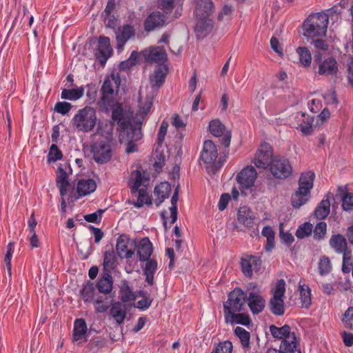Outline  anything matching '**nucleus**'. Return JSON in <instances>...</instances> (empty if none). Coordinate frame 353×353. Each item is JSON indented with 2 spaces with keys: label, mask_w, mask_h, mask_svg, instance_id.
Wrapping results in <instances>:
<instances>
[{
  "label": "nucleus",
  "mask_w": 353,
  "mask_h": 353,
  "mask_svg": "<svg viewBox=\"0 0 353 353\" xmlns=\"http://www.w3.org/2000/svg\"><path fill=\"white\" fill-rule=\"evenodd\" d=\"M298 291L299 292L301 307L306 309L309 308L312 304L311 288L300 281L299 282Z\"/></svg>",
  "instance_id": "nucleus-28"
},
{
  "label": "nucleus",
  "mask_w": 353,
  "mask_h": 353,
  "mask_svg": "<svg viewBox=\"0 0 353 353\" xmlns=\"http://www.w3.org/2000/svg\"><path fill=\"white\" fill-rule=\"evenodd\" d=\"M150 179V173L143 170L141 167H137L136 170L131 172L129 179V185L132 192H137L141 186L148 187Z\"/></svg>",
  "instance_id": "nucleus-9"
},
{
  "label": "nucleus",
  "mask_w": 353,
  "mask_h": 353,
  "mask_svg": "<svg viewBox=\"0 0 353 353\" xmlns=\"http://www.w3.org/2000/svg\"><path fill=\"white\" fill-rule=\"evenodd\" d=\"M112 53V48L110 45L109 37L100 36L98 40V48L95 56L101 65H104Z\"/></svg>",
  "instance_id": "nucleus-13"
},
{
  "label": "nucleus",
  "mask_w": 353,
  "mask_h": 353,
  "mask_svg": "<svg viewBox=\"0 0 353 353\" xmlns=\"http://www.w3.org/2000/svg\"><path fill=\"white\" fill-rule=\"evenodd\" d=\"M72 108L71 103L68 102L59 101L54 105V110L63 115L66 114Z\"/></svg>",
  "instance_id": "nucleus-62"
},
{
  "label": "nucleus",
  "mask_w": 353,
  "mask_h": 353,
  "mask_svg": "<svg viewBox=\"0 0 353 353\" xmlns=\"http://www.w3.org/2000/svg\"><path fill=\"white\" fill-rule=\"evenodd\" d=\"M171 192V185L167 182H161L157 185L154 190V203L157 206H159L167 198L169 197Z\"/></svg>",
  "instance_id": "nucleus-22"
},
{
  "label": "nucleus",
  "mask_w": 353,
  "mask_h": 353,
  "mask_svg": "<svg viewBox=\"0 0 353 353\" xmlns=\"http://www.w3.org/2000/svg\"><path fill=\"white\" fill-rule=\"evenodd\" d=\"M225 321L228 324H241L248 325L250 323V319L248 314L241 313L240 312H232L224 314Z\"/></svg>",
  "instance_id": "nucleus-26"
},
{
  "label": "nucleus",
  "mask_w": 353,
  "mask_h": 353,
  "mask_svg": "<svg viewBox=\"0 0 353 353\" xmlns=\"http://www.w3.org/2000/svg\"><path fill=\"white\" fill-rule=\"evenodd\" d=\"M234 333L239 338L244 347L250 346V333L248 331L243 327H236L234 330Z\"/></svg>",
  "instance_id": "nucleus-53"
},
{
  "label": "nucleus",
  "mask_w": 353,
  "mask_h": 353,
  "mask_svg": "<svg viewBox=\"0 0 353 353\" xmlns=\"http://www.w3.org/2000/svg\"><path fill=\"white\" fill-rule=\"evenodd\" d=\"M181 0H161V8L165 14L170 13L176 6L178 7L174 14L172 19H177L181 15L182 3Z\"/></svg>",
  "instance_id": "nucleus-30"
},
{
  "label": "nucleus",
  "mask_w": 353,
  "mask_h": 353,
  "mask_svg": "<svg viewBox=\"0 0 353 353\" xmlns=\"http://www.w3.org/2000/svg\"><path fill=\"white\" fill-rule=\"evenodd\" d=\"M116 256L114 251H106L104 253L103 267L106 270H112L115 263Z\"/></svg>",
  "instance_id": "nucleus-55"
},
{
  "label": "nucleus",
  "mask_w": 353,
  "mask_h": 353,
  "mask_svg": "<svg viewBox=\"0 0 353 353\" xmlns=\"http://www.w3.org/2000/svg\"><path fill=\"white\" fill-rule=\"evenodd\" d=\"M146 261L145 267L143 269L144 274L145 275V281L149 285H152L154 283V276L158 267L157 262L155 259H148Z\"/></svg>",
  "instance_id": "nucleus-39"
},
{
  "label": "nucleus",
  "mask_w": 353,
  "mask_h": 353,
  "mask_svg": "<svg viewBox=\"0 0 353 353\" xmlns=\"http://www.w3.org/2000/svg\"><path fill=\"white\" fill-rule=\"evenodd\" d=\"M249 289L251 291L249 293L247 299L248 305L254 314H257L261 312L265 305V301L261 295L259 288L253 283L250 284Z\"/></svg>",
  "instance_id": "nucleus-8"
},
{
  "label": "nucleus",
  "mask_w": 353,
  "mask_h": 353,
  "mask_svg": "<svg viewBox=\"0 0 353 353\" xmlns=\"http://www.w3.org/2000/svg\"><path fill=\"white\" fill-rule=\"evenodd\" d=\"M153 252L152 243L147 237L142 239L137 245V254L141 261L150 259Z\"/></svg>",
  "instance_id": "nucleus-24"
},
{
  "label": "nucleus",
  "mask_w": 353,
  "mask_h": 353,
  "mask_svg": "<svg viewBox=\"0 0 353 353\" xmlns=\"http://www.w3.org/2000/svg\"><path fill=\"white\" fill-rule=\"evenodd\" d=\"M119 297L123 303L134 301L137 297L135 292L130 287L127 281H123L119 289Z\"/></svg>",
  "instance_id": "nucleus-32"
},
{
  "label": "nucleus",
  "mask_w": 353,
  "mask_h": 353,
  "mask_svg": "<svg viewBox=\"0 0 353 353\" xmlns=\"http://www.w3.org/2000/svg\"><path fill=\"white\" fill-rule=\"evenodd\" d=\"M261 233L262 235L266 238V251H272V250L274 248V232L271 227L265 226L263 228Z\"/></svg>",
  "instance_id": "nucleus-43"
},
{
  "label": "nucleus",
  "mask_w": 353,
  "mask_h": 353,
  "mask_svg": "<svg viewBox=\"0 0 353 353\" xmlns=\"http://www.w3.org/2000/svg\"><path fill=\"white\" fill-rule=\"evenodd\" d=\"M217 154V149L215 143L211 140H206L203 143L201 154Z\"/></svg>",
  "instance_id": "nucleus-60"
},
{
  "label": "nucleus",
  "mask_w": 353,
  "mask_h": 353,
  "mask_svg": "<svg viewBox=\"0 0 353 353\" xmlns=\"http://www.w3.org/2000/svg\"><path fill=\"white\" fill-rule=\"evenodd\" d=\"M226 161V156H201L199 163H203L209 173H214L219 170Z\"/></svg>",
  "instance_id": "nucleus-16"
},
{
  "label": "nucleus",
  "mask_w": 353,
  "mask_h": 353,
  "mask_svg": "<svg viewBox=\"0 0 353 353\" xmlns=\"http://www.w3.org/2000/svg\"><path fill=\"white\" fill-rule=\"evenodd\" d=\"M110 314L119 325L123 323L126 317V310L121 302H117L112 305Z\"/></svg>",
  "instance_id": "nucleus-36"
},
{
  "label": "nucleus",
  "mask_w": 353,
  "mask_h": 353,
  "mask_svg": "<svg viewBox=\"0 0 353 353\" xmlns=\"http://www.w3.org/2000/svg\"><path fill=\"white\" fill-rule=\"evenodd\" d=\"M145 59L148 62L163 63L167 59V54L163 47H153L143 51Z\"/></svg>",
  "instance_id": "nucleus-20"
},
{
  "label": "nucleus",
  "mask_w": 353,
  "mask_h": 353,
  "mask_svg": "<svg viewBox=\"0 0 353 353\" xmlns=\"http://www.w3.org/2000/svg\"><path fill=\"white\" fill-rule=\"evenodd\" d=\"M330 203L327 199L323 200L315 210L314 214L317 219H323L330 213Z\"/></svg>",
  "instance_id": "nucleus-45"
},
{
  "label": "nucleus",
  "mask_w": 353,
  "mask_h": 353,
  "mask_svg": "<svg viewBox=\"0 0 353 353\" xmlns=\"http://www.w3.org/2000/svg\"><path fill=\"white\" fill-rule=\"evenodd\" d=\"M98 290L103 294H109L113 288V279L110 274H105L97 283Z\"/></svg>",
  "instance_id": "nucleus-37"
},
{
  "label": "nucleus",
  "mask_w": 353,
  "mask_h": 353,
  "mask_svg": "<svg viewBox=\"0 0 353 353\" xmlns=\"http://www.w3.org/2000/svg\"><path fill=\"white\" fill-rule=\"evenodd\" d=\"M261 265V260L255 256H246L241 259V266L243 274L251 277L253 271H258Z\"/></svg>",
  "instance_id": "nucleus-18"
},
{
  "label": "nucleus",
  "mask_w": 353,
  "mask_h": 353,
  "mask_svg": "<svg viewBox=\"0 0 353 353\" xmlns=\"http://www.w3.org/2000/svg\"><path fill=\"white\" fill-rule=\"evenodd\" d=\"M93 301L95 310L99 313L105 312L109 307V301L107 297L99 296L94 299Z\"/></svg>",
  "instance_id": "nucleus-50"
},
{
  "label": "nucleus",
  "mask_w": 353,
  "mask_h": 353,
  "mask_svg": "<svg viewBox=\"0 0 353 353\" xmlns=\"http://www.w3.org/2000/svg\"><path fill=\"white\" fill-rule=\"evenodd\" d=\"M7 250L4 257V261L6 263V268L8 274L11 275V259L14 252V244L12 242H10L7 245Z\"/></svg>",
  "instance_id": "nucleus-57"
},
{
  "label": "nucleus",
  "mask_w": 353,
  "mask_h": 353,
  "mask_svg": "<svg viewBox=\"0 0 353 353\" xmlns=\"http://www.w3.org/2000/svg\"><path fill=\"white\" fill-rule=\"evenodd\" d=\"M301 117L303 119L299 125V129L304 135H310L316 126V123H314L315 118L305 113H302Z\"/></svg>",
  "instance_id": "nucleus-33"
},
{
  "label": "nucleus",
  "mask_w": 353,
  "mask_h": 353,
  "mask_svg": "<svg viewBox=\"0 0 353 353\" xmlns=\"http://www.w3.org/2000/svg\"><path fill=\"white\" fill-rule=\"evenodd\" d=\"M232 343L229 341H225L217 345L216 353H232Z\"/></svg>",
  "instance_id": "nucleus-64"
},
{
  "label": "nucleus",
  "mask_w": 353,
  "mask_h": 353,
  "mask_svg": "<svg viewBox=\"0 0 353 353\" xmlns=\"http://www.w3.org/2000/svg\"><path fill=\"white\" fill-rule=\"evenodd\" d=\"M270 172L274 177L285 179L292 175V167L287 159L274 156L271 159Z\"/></svg>",
  "instance_id": "nucleus-7"
},
{
  "label": "nucleus",
  "mask_w": 353,
  "mask_h": 353,
  "mask_svg": "<svg viewBox=\"0 0 353 353\" xmlns=\"http://www.w3.org/2000/svg\"><path fill=\"white\" fill-rule=\"evenodd\" d=\"M343 254V266L342 271L344 273H349L351 270V267L353 265L352 263V258L350 252L345 250Z\"/></svg>",
  "instance_id": "nucleus-59"
},
{
  "label": "nucleus",
  "mask_w": 353,
  "mask_h": 353,
  "mask_svg": "<svg viewBox=\"0 0 353 353\" xmlns=\"http://www.w3.org/2000/svg\"><path fill=\"white\" fill-rule=\"evenodd\" d=\"M339 70V65L336 59L333 57H327L319 62L318 73L320 75H336Z\"/></svg>",
  "instance_id": "nucleus-21"
},
{
  "label": "nucleus",
  "mask_w": 353,
  "mask_h": 353,
  "mask_svg": "<svg viewBox=\"0 0 353 353\" xmlns=\"http://www.w3.org/2000/svg\"><path fill=\"white\" fill-rule=\"evenodd\" d=\"M319 273L321 276L328 274L332 271V264L330 259L326 256L320 258L318 263Z\"/></svg>",
  "instance_id": "nucleus-47"
},
{
  "label": "nucleus",
  "mask_w": 353,
  "mask_h": 353,
  "mask_svg": "<svg viewBox=\"0 0 353 353\" xmlns=\"http://www.w3.org/2000/svg\"><path fill=\"white\" fill-rule=\"evenodd\" d=\"M296 53L299 57L300 63L305 67H308L311 64L312 55L310 51L306 47H298Z\"/></svg>",
  "instance_id": "nucleus-44"
},
{
  "label": "nucleus",
  "mask_w": 353,
  "mask_h": 353,
  "mask_svg": "<svg viewBox=\"0 0 353 353\" xmlns=\"http://www.w3.org/2000/svg\"><path fill=\"white\" fill-rule=\"evenodd\" d=\"M104 211V210L99 209L93 213L85 215L84 219L90 223H98L101 221Z\"/></svg>",
  "instance_id": "nucleus-61"
},
{
  "label": "nucleus",
  "mask_w": 353,
  "mask_h": 353,
  "mask_svg": "<svg viewBox=\"0 0 353 353\" xmlns=\"http://www.w3.org/2000/svg\"><path fill=\"white\" fill-rule=\"evenodd\" d=\"M97 188V183L94 179H84L79 181L77 185V192L79 196H84L94 192Z\"/></svg>",
  "instance_id": "nucleus-27"
},
{
  "label": "nucleus",
  "mask_w": 353,
  "mask_h": 353,
  "mask_svg": "<svg viewBox=\"0 0 353 353\" xmlns=\"http://www.w3.org/2000/svg\"><path fill=\"white\" fill-rule=\"evenodd\" d=\"M274 156H257L254 160V165L258 168L265 169L270 167L271 159Z\"/></svg>",
  "instance_id": "nucleus-56"
},
{
  "label": "nucleus",
  "mask_w": 353,
  "mask_h": 353,
  "mask_svg": "<svg viewBox=\"0 0 353 353\" xmlns=\"http://www.w3.org/2000/svg\"><path fill=\"white\" fill-rule=\"evenodd\" d=\"M312 230V224L305 222L298 228L295 234L298 239H304L310 235Z\"/></svg>",
  "instance_id": "nucleus-52"
},
{
  "label": "nucleus",
  "mask_w": 353,
  "mask_h": 353,
  "mask_svg": "<svg viewBox=\"0 0 353 353\" xmlns=\"http://www.w3.org/2000/svg\"><path fill=\"white\" fill-rule=\"evenodd\" d=\"M165 24V16L159 11H155L150 14L143 23L144 30L146 32H151L157 28H160Z\"/></svg>",
  "instance_id": "nucleus-15"
},
{
  "label": "nucleus",
  "mask_w": 353,
  "mask_h": 353,
  "mask_svg": "<svg viewBox=\"0 0 353 353\" xmlns=\"http://www.w3.org/2000/svg\"><path fill=\"white\" fill-rule=\"evenodd\" d=\"M70 169L68 162L59 163L57 169V185L59 189L60 194L64 196L67 194L69 183L68 181L67 170Z\"/></svg>",
  "instance_id": "nucleus-17"
},
{
  "label": "nucleus",
  "mask_w": 353,
  "mask_h": 353,
  "mask_svg": "<svg viewBox=\"0 0 353 353\" xmlns=\"http://www.w3.org/2000/svg\"><path fill=\"white\" fill-rule=\"evenodd\" d=\"M297 340L295 333L289 330V334H285L281 340L280 349L286 352H294L297 347Z\"/></svg>",
  "instance_id": "nucleus-29"
},
{
  "label": "nucleus",
  "mask_w": 353,
  "mask_h": 353,
  "mask_svg": "<svg viewBox=\"0 0 353 353\" xmlns=\"http://www.w3.org/2000/svg\"><path fill=\"white\" fill-rule=\"evenodd\" d=\"M255 214L248 206L239 208L237 213V223L245 229H250L254 225Z\"/></svg>",
  "instance_id": "nucleus-19"
},
{
  "label": "nucleus",
  "mask_w": 353,
  "mask_h": 353,
  "mask_svg": "<svg viewBox=\"0 0 353 353\" xmlns=\"http://www.w3.org/2000/svg\"><path fill=\"white\" fill-rule=\"evenodd\" d=\"M88 328L84 319H76L74 323L73 340L74 341H81L85 337Z\"/></svg>",
  "instance_id": "nucleus-35"
},
{
  "label": "nucleus",
  "mask_w": 353,
  "mask_h": 353,
  "mask_svg": "<svg viewBox=\"0 0 353 353\" xmlns=\"http://www.w3.org/2000/svg\"><path fill=\"white\" fill-rule=\"evenodd\" d=\"M97 114L95 110L86 106L79 110L73 117V125L79 130L83 132L92 131L97 123Z\"/></svg>",
  "instance_id": "nucleus-3"
},
{
  "label": "nucleus",
  "mask_w": 353,
  "mask_h": 353,
  "mask_svg": "<svg viewBox=\"0 0 353 353\" xmlns=\"http://www.w3.org/2000/svg\"><path fill=\"white\" fill-rule=\"evenodd\" d=\"M139 196L137 202L134 203V206L137 208H141L144 204L150 205L152 204V200L146 190L144 189H139Z\"/></svg>",
  "instance_id": "nucleus-51"
},
{
  "label": "nucleus",
  "mask_w": 353,
  "mask_h": 353,
  "mask_svg": "<svg viewBox=\"0 0 353 353\" xmlns=\"http://www.w3.org/2000/svg\"><path fill=\"white\" fill-rule=\"evenodd\" d=\"M341 321L345 328L353 330V307H349L345 311Z\"/></svg>",
  "instance_id": "nucleus-49"
},
{
  "label": "nucleus",
  "mask_w": 353,
  "mask_h": 353,
  "mask_svg": "<svg viewBox=\"0 0 353 353\" xmlns=\"http://www.w3.org/2000/svg\"><path fill=\"white\" fill-rule=\"evenodd\" d=\"M342 208L345 211L353 210V194L346 193L342 197Z\"/></svg>",
  "instance_id": "nucleus-63"
},
{
  "label": "nucleus",
  "mask_w": 353,
  "mask_h": 353,
  "mask_svg": "<svg viewBox=\"0 0 353 353\" xmlns=\"http://www.w3.org/2000/svg\"><path fill=\"white\" fill-rule=\"evenodd\" d=\"M195 13L196 17H209L213 12L214 4L212 0H196Z\"/></svg>",
  "instance_id": "nucleus-23"
},
{
  "label": "nucleus",
  "mask_w": 353,
  "mask_h": 353,
  "mask_svg": "<svg viewBox=\"0 0 353 353\" xmlns=\"http://www.w3.org/2000/svg\"><path fill=\"white\" fill-rule=\"evenodd\" d=\"M314 179L315 174L311 170L301 173L299 180V188L310 192L314 186Z\"/></svg>",
  "instance_id": "nucleus-34"
},
{
  "label": "nucleus",
  "mask_w": 353,
  "mask_h": 353,
  "mask_svg": "<svg viewBox=\"0 0 353 353\" xmlns=\"http://www.w3.org/2000/svg\"><path fill=\"white\" fill-rule=\"evenodd\" d=\"M83 94L84 88L83 87L72 89L63 88L62 89L61 97L63 99L74 101L82 97Z\"/></svg>",
  "instance_id": "nucleus-41"
},
{
  "label": "nucleus",
  "mask_w": 353,
  "mask_h": 353,
  "mask_svg": "<svg viewBox=\"0 0 353 353\" xmlns=\"http://www.w3.org/2000/svg\"><path fill=\"white\" fill-rule=\"evenodd\" d=\"M95 290L92 284L88 283L81 290V296L84 301L89 302L94 299Z\"/></svg>",
  "instance_id": "nucleus-54"
},
{
  "label": "nucleus",
  "mask_w": 353,
  "mask_h": 353,
  "mask_svg": "<svg viewBox=\"0 0 353 353\" xmlns=\"http://www.w3.org/2000/svg\"><path fill=\"white\" fill-rule=\"evenodd\" d=\"M310 198V192L298 188L297 190L292 196V205L295 208H299L305 205Z\"/></svg>",
  "instance_id": "nucleus-31"
},
{
  "label": "nucleus",
  "mask_w": 353,
  "mask_h": 353,
  "mask_svg": "<svg viewBox=\"0 0 353 353\" xmlns=\"http://www.w3.org/2000/svg\"><path fill=\"white\" fill-rule=\"evenodd\" d=\"M116 141L112 137V132L109 133L105 139L99 140L92 145L93 154H110L115 152Z\"/></svg>",
  "instance_id": "nucleus-11"
},
{
  "label": "nucleus",
  "mask_w": 353,
  "mask_h": 353,
  "mask_svg": "<svg viewBox=\"0 0 353 353\" xmlns=\"http://www.w3.org/2000/svg\"><path fill=\"white\" fill-rule=\"evenodd\" d=\"M328 22L329 16L325 12L310 14L303 24L304 37L311 39L325 37Z\"/></svg>",
  "instance_id": "nucleus-2"
},
{
  "label": "nucleus",
  "mask_w": 353,
  "mask_h": 353,
  "mask_svg": "<svg viewBox=\"0 0 353 353\" xmlns=\"http://www.w3.org/2000/svg\"><path fill=\"white\" fill-rule=\"evenodd\" d=\"M285 292V282L283 279L279 280L273 290V297L270 299V310L275 315H283L285 312L283 296Z\"/></svg>",
  "instance_id": "nucleus-5"
},
{
  "label": "nucleus",
  "mask_w": 353,
  "mask_h": 353,
  "mask_svg": "<svg viewBox=\"0 0 353 353\" xmlns=\"http://www.w3.org/2000/svg\"><path fill=\"white\" fill-rule=\"evenodd\" d=\"M330 245L337 253H342L347 250L346 239L341 234L332 235L330 239Z\"/></svg>",
  "instance_id": "nucleus-38"
},
{
  "label": "nucleus",
  "mask_w": 353,
  "mask_h": 353,
  "mask_svg": "<svg viewBox=\"0 0 353 353\" xmlns=\"http://www.w3.org/2000/svg\"><path fill=\"white\" fill-rule=\"evenodd\" d=\"M290 327L288 325H284L281 327H278L276 325H272L270 326V332L274 338L282 340L285 337V334H289Z\"/></svg>",
  "instance_id": "nucleus-48"
},
{
  "label": "nucleus",
  "mask_w": 353,
  "mask_h": 353,
  "mask_svg": "<svg viewBox=\"0 0 353 353\" xmlns=\"http://www.w3.org/2000/svg\"><path fill=\"white\" fill-rule=\"evenodd\" d=\"M110 103L99 104V109L105 113L112 111L111 119L112 125L117 123L119 125V139L121 143L127 142L125 152L128 154L138 152L136 142L142 138L141 128L134 126L130 121H123L124 109L122 103L117 99L110 101Z\"/></svg>",
  "instance_id": "nucleus-1"
},
{
  "label": "nucleus",
  "mask_w": 353,
  "mask_h": 353,
  "mask_svg": "<svg viewBox=\"0 0 353 353\" xmlns=\"http://www.w3.org/2000/svg\"><path fill=\"white\" fill-rule=\"evenodd\" d=\"M135 29L133 26L125 24L119 27L116 31L117 48L122 50L126 42L134 38Z\"/></svg>",
  "instance_id": "nucleus-14"
},
{
  "label": "nucleus",
  "mask_w": 353,
  "mask_h": 353,
  "mask_svg": "<svg viewBox=\"0 0 353 353\" xmlns=\"http://www.w3.org/2000/svg\"><path fill=\"white\" fill-rule=\"evenodd\" d=\"M197 22L195 26V32L197 37H205L207 36L213 28V23L209 17L202 18L196 17Z\"/></svg>",
  "instance_id": "nucleus-25"
},
{
  "label": "nucleus",
  "mask_w": 353,
  "mask_h": 353,
  "mask_svg": "<svg viewBox=\"0 0 353 353\" xmlns=\"http://www.w3.org/2000/svg\"><path fill=\"white\" fill-rule=\"evenodd\" d=\"M135 243L125 236H120L117 239L116 250L121 259H130L134 254Z\"/></svg>",
  "instance_id": "nucleus-12"
},
{
  "label": "nucleus",
  "mask_w": 353,
  "mask_h": 353,
  "mask_svg": "<svg viewBox=\"0 0 353 353\" xmlns=\"http://www.w3.org/2000/svg\"><path fill=\"white\" fill-rule=\"evenodd\" d=\"M257 172L252 166H246L237 175L236 179L241 190H248L254 185L257 178Z\"/></svg>",
  "instance_id": "nucleus-10"
},
{
  "label": "nucleus",
  "mask_w": 353,
  "mask_h": 353,
  "mask_svg": "<svg viewBox=\"0 0 353 353\" xmlns=\"http://www.w3.org/2000/svg\"><path fill=\"white\" fill-rule=\"evenodd\" d=\"M245 292L240 288H235L228 294V299L223 303V313L241 312L245 303Z\"/></svg>",
  "instance_id": "nucleus-6"
},
{
  "label": "nucleus",
  "mask_w": 353,
  "mask_h": 353,
  "mask_svg": "<svg viewBox=\"0 0 353 353\" xmlns=\"http://www.w3.org/2000/svg\"><path fill=\"white\" fill-rule=\"evenodd\" d=\"M165 73L163 72L161 67L157 68L154 74L150 77V84L152 88H159L165 81Z\"/></svg>",
  "instance_id": "nucleus-42"
},
{
  "label": "nucleus",
  "mask_w": 353,
  "mask_h": 353,
  "mask_svg": "<svg viewBox=\"0 0 353 353\" xmlns=\"http://www.w3.org/2000/svg\"><path fill=\"white\" fill-rule=\"evenodd\" d=\"M326 231V223L323 221L318 223L313 229L314 239L318 240L323 239L325 236Z\"/></svg>",
  "instance_id": "nucleus-58"
},
{
  "label": "nucleus",
  "mask_w": 353,
  "mask_h": 353,
  "mask_svg": "<svg viewBox=\"0 0 353 353\" xmlns=\"http://www.w3.org/2000/svg\"><path fill=\"white\" fill-rule=\"evenodd\" d=\"M121 79L119 73H112L107 77L101 88V98L98 101L99 104L110 103L112 100L117 99Z\"/></svg>",
  "instance_id": "nucleus-4"
},
{
  "label": "nucleus",
  "mask_w": 353,
  "mask_h": 353,
  "mask_svg": "<svg viewBox=\"0 0 353 353\" xmlns=\"http://www.w3.org/2000/svg\"><path fill=\"white\" fill-rule=\"evenodd\" d=\"M168 122L165 120H163L161 123L160 128L158 132L157 146L155 150L157 154H163V151L161 150V148L164 142L165 135L168 132Z\"/></svg>",
  "instance_id": "nucleus-40"
},
{
  "label": "nucleus",
  "mask_w": 353,
  "mask_h": 353,
  "mask_svg": "<svg viewBox=\"0 0 353 353\" xmlns=\"http://www.w3.org/2000/svg\"><path fill=\"white\" fill-rule=\"evenodd\" d=\"M209 130L214 137H222L225 131V126L219 119H214L210 122Z\"/></svg>",
  "instance_id": "nucleus-46"
}]
</instances>
